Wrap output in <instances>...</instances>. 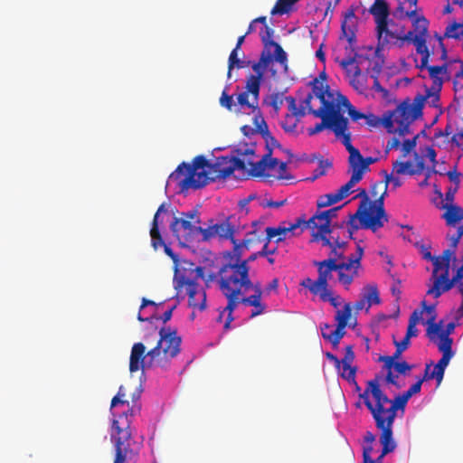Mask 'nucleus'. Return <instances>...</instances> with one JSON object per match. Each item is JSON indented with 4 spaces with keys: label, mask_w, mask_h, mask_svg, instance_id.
I'll use <instances>...</instances> for the list:
<instances>
[{
    "label": "nucleus",
    "mask_w": 463,
    "mask_h": 463,
    "mask_svg": "<svg viewBox=\"0 0 463 463\" xmlns=\"http://www.w3.org/2000/svg\"><path fill=\"white\" fill-rule=\"evenodd\" d=\"M235 171L238 172L236 178L250 177V169L246 167V163L242 159L222 156L218 157L215 163H210L205 156H197L192 164L181 163L169 175L168 180L176 183L180 192H184L189 189H201L210 182L226 179Z\"/></svg>",
    "instance_id": "1"
},
{
    "label": "nucleus",
    "mask_w": 463,
    "mask_h": 463,
    "mask_svg": "<svg viewBox=\"0 0 463 463\" xmlns=\"http://www.w3.org/2000/svg\"><path fill=\"white\" fill-rule=\"evenodd\" d=\"M126 397V387L121 385L110 403L114 417L110 433L115 448L113 463H128L138 455L142 447V442L135 440L131 430L132 420L141 411V404L138 402L140 392L132 394L131 406Z\"/></svg>",
    "instance_id": "2"
},
{
    "label": "nucleus",
    "mask_w": 463,
    "mask_h": 463,
    "mask_svg": "<svg viewBox=\"0 0 463 463\" xmlns=\"http://www.w3.org/2000/svg\"><path fill=\"white\" fill-rule=\"evenodd\" d=\"M234 247L232 252L226 254V260L219 268L216 274H211L210 279L216 280L222 295L227 298V306L220 312L218 321H222L225 312H228L224 322V329L230 328L234 320L233 311L239 305L238 297L245 295L253 288L250 277V267L245 262H240L245 249Z\"/></svg>",
    "instance_id": "3"
},
{
    "label": "nucleus",
    "mask_w": 463,
    "mask_h": 463,
    "mask_svg": "<svg viewBox=\"0 0 463 463\" xmlns=\"http://www.w3.org/2000/svg\"><path fill=\"white\" fill-rule=\"evenodd\" d=\"M181 337L177 331L170 326H163L159 330V339L156 345L146 354L143 343H135L129 357V371L131 373L144 370L152 366L166 368L171 360L181 351Z\"/></svg>",
    "instance_id": "4"
},
{
    "label": "nucleus",
    "mask_w": 463,
    "mask_h": 463,
    "mask_svg": "<svg viewBox=\"0 0 463 463\" xmlns=\"http://www.w3.org/2000/svg\"><path fill=\"white\" fill-rule=\"evenodd\" d=\"M426 97L418 94L412 102L410 99L402 101L396 109L384 118L383 125L389 133L404 137L410 133L411 124L422 116V109Z\"/></svg>",
    "instance_id": "5"
},
{
    "label": "nucleus",
    "mask_w": 463,
    "mask_h": 463,
    "mask_svg": "<svg viewBox=\"0 0 463 463\" xmlns=\"http://www.w3.org/2000/svg\"><path fill=\"white\" fill-rule=\"evenodd\" d=\"M311 115L321 118L322 121L307 129L310 136L318 134L325 128H329L335 133V137H339L347 123V118L343 116L337 104L320 106L317 110H312Z\"/></svg>",
    "instance_id": "6"
},
{
    "label": "nucleus",
    "mask_w": 463,
    "mask_h": 463,
    "mask_svg": "<svg viewBox=\"0 0 463 463\" xmlns=\"http://www.w3.org/2000/svg\"><path fill=\"white\" fill-rule=\"evenodd\" d=\"M356 215L360 218L362 229H368L375 232L383 228L389 220L384 209L383 194H381L373 203H360Z\"/></svg>",
    "instance_id": "7"
},
{
    "label": "nucleus",
    "mask_w": 463,
    "mask_h": 463,
    "mask_svg": "<svg viewBox=\"0 0 463 463\" xmlns=\"http://www.w3.org/2000/svg\"><path fill=\"white\" fill-rule=\"evenodd\" d=\"M357 31L358 18L355 15V7L351 6L344 14V19L341 22V33L339 35V40H345L347 42V45L345 49L348 56L338 61L339 65L345 70L355 62V57L352 55L356 54Z\"/></svg>",
    "instance_id": "8"
},
{
    "label": "nucleus",
    "mask_w": 463,
    "mask_h": 463,
    "mask_svg": "<svg viewBox=\"0 0 463 463\" xmlns=\"http://www.w3.org/2000/svg\"><path fill=\"white\" fill-rule=\"evenodd\" d=\"M405 15L411 19L413 26V35L409 39V43H412L416 48V52L421 55V66H425L429 62L430 56L429 46L427 45L428 25L427 19L418 12L417 5L411 6L409 5Z\"/></svg>",
    "instance_id": "9"
},
{
    "label": "nucleus",
    "mask_w": 463,
    "mask_h": 463,
    "mask_svg": "<svg viewBox=\"0 0 463 463\" xmlns=\"http://www.w3.org/2000/svg\"><path fill=\"white\" fill-rule=\"evenodd\" d=\"M230 219L231 218H227L221 222H214L213 220H211L208 227L203 228L202 241H209L214 238H219L220 240H230L233 244V248L238 246V250H249L252 243V240L244 239L241 241H237L234 238L235 228L232 225Z\"/></svg>",
    "instance_id": "10"
},
{
    "label": "nucleus",
    "mask_w": 463,
    "mask_h": 463,
    "mask_svg": "<svg viewBox=\"0 0 463 463\" xmlns=\"http://www.w3.org/2000/svg\"><path fill=\"white\" fill-rule=\"evenodd\" d=\"M375 33L377 37V45L375 53L379 55L384 48L391 45H398L402 47L404 42H408L413 35L412 32L404 33L403 31L393 30L392 26L393 22L388 20L380 24H375Z\"/></svg>",
    "instance_id": "11"
},
{
    "label": "nucleus",
    "mask_w": 463,
    "mask_h": 463,
    "mask_svg": "<svg viewBox=\"0 0 463 463\" xmlns=\"http://www.w3.org/2000/svg\"><path fill=\"white\" fill-rule=\"evenodd\" d=\"M453 287H456L459 294L463 296V264L457 269L451 279H449V265H446V268L427 290V295L438 298Z\"/></svg>",
    "instance_id": "12"
},
{
    "label": "nucleus",
    "mask_w": 463,
    "mask_h": 463,
    "mask_svg": "<svg viewBox=\"0 0 463 463\" xmlns=\"http://www.w3.org/2000/svg\"><path fill=\"white\" fill-rule=\"evenodd\" d=\"M359 397L364 401L373 420L381 418L382 405H386L390 402L388 396L382 391L377 379L368 381L365 390L359 394Z\"/></svg>",
    "instance_id": "13"
},
{
    "label": "nucleus",
    "mask_w": 463,
    "mask_h": 463,
    "mask_svg": "<svg viewBox=\"0 0 463 463\" xmlns=\"http://www.w3.org/2000/svg\"><path fill=\"white\" fill-rule=\"evenodd\" d=\"M313 264L317 268V279L313 280L310 278H307L302 280L300 285L307 288L312 294L317 295L321 289L328 288V281L333 277V271H337L338 264H335L332 260H316Z\"/></svg>",
    "instance_id": "14"
},
{
    "label": "nucleus",
    "mask_w": 463,
    "mask_h": 463,
    "mask_svg": "<svg viewBox=\"0 0 463 463\" xmlns=\"http://www.w3.org/2000/svg\"><path fill=\"white\" fill-rule=\"evenodd\" d=\"M363 256L364 248L358 243L355 253L349 256L345 261H341L338 264L336 271L338 281L345 289H348L354 279L358 277L359 269L362 267L361 260Z\"/></svg>",
    "instance_id": "15"
},
{
    "label": "nucleus",
    "mask_w": 463,
    "mask_h": 463,
    "mask_svg": "<svg viewBox=\"0 0 463 463\" xmlns=\"http://www.w3.org/2000/svg\"><path fill=\"white\" fill-rule=\"evenodd\" d=\"M301 222V232L305 229L311 230L312 241H321L322 245H330L328 234H334V229H331L329 221L321 212L316 213L308 221L302 218L297 219Z\"/></svg>",
    "instance_id": "16"
},
{
    "label": "nucleus",
    "mask_w": 463,
    "mask_h": 463,
    "mask_svg": "<svg viewBox=\"0 0 463 463\" xmlns=\"http://www.w3.org/2000/svg\"><path fill=\"white\" fill-rule=\"evenodd\" d=\"M185 288L188 296V304L194 309L203 311L206 308V293L204 289L194 279L184 276L179 277L175 281V288L179 290Z\"/></svg>",
    "instance_id": "17"
},
{
    "label": "nucleus",
    "mask_w": 463,
    "mask_h": 463,
    "mask_svg": "<svg viewBox=\"0 0 463 463\" xmlns=\"http://www.w3.org/2000/svg\"><path fill=\"white\" fill-rule=\"evenodd\" d=\"M351 312L352 307L350 303L345 304L343 309L336 311L335 317V319L337 322L336 328L331 331L330 334H327L325 332L324 328H321L323 338L328 340L334 347H336L339 345L340 340L345 334V328L351 317Z\"/></svg>",
    "instance_id": "18"
},
{
    "label": "nucleus",
    "mask_w": 463,
    "mask_h": 463,
    "mask_svg": "<svg viewBox=\"0 0 463 463\" xmlns=\"http://www.w3.org/2000/svg\"><path fill=\"white\" fill-rule=\"evenodd\" d=\"M170 230L179 241H192L198 234L202 235L203 227L184 218L174 217Z\"/></svg>",
    "instance_id": "19"
},
{
    "label": "nucleus",
    "mask_w": 463,
    "mask_h": 463,
    "mask_svg": "<svg viewBox=\"0 0 463 463\" xmlns=\"http://www.w3.org/2000/svg\"><path fill=\"white\" fill-rule=\"evenodd\" d=\"M250 82L246 81L245 90L238 94L237 96V109H240L241 112L244 109H249L253 114V118L258 115H262L259 107L260 91V88L258 87L257 91L251 90L249 86Z\"/></svg>",
    "instance_id": "20"
},
{
    "label": "nucleus",
    "mask_w": 463,
    "mask_h": 463,
    "mask_svg": "<svg viewBox=\"0 0 463 463\" xmlns=\"http://www.w3.org/2000/svg\"><path fill=\"white\" fill-rule=\"evenodd\" d=\"M375 426L381 430L380 442L383 445V450L379 456V460H383L385 455L392 452L396 448V443L392 439V426L393 422L379 418L374 420Z\"/></svg>",
    "instance_id": "21"
},
{
    "label": "nucleus",
    "mask_w": 463,
    "mask_h": 463,
    "mask_svg": "<svg viewBox=\"0 0 463 463\" xmlns=\"http://www.w3.org/2000/svg\"><path fill=\"white\" fill-rule=\"evenodd\" d=\"M250 290H253L254 292L252 295L249 297H245L244 295L238 297V301L239 304L241 303L245 306L253 307L250 316L252 318L263 314L267 308V306L261 301L263 290L260 281L255 282L253 284V288H250Z\"/></svg>",
    "instance_id": "22"
},
{
    "label": "nucleus",
    "mask_w": 463,
    "mask_h": 463,
    "mask_svg": "<svg viewBox=\"0 0 463 463\" xmlns=\"http://www.w3.org/2000/svg\"><path fill=\"white\" fill-rule=\"evenodd\" d=\"M274 30L268 24H265L260 32V37L263 47H273L275 60L284 66L285 70L288 69V56L283 48L272 40Z\"/></svg>",
    "instance_id": "23"
},
{
    "label": "nucleus",
    "mask_w": 463,
    "mask_h": 463,
    "mask_svg": "<svg viewBox=\"0 0 463 463\" xmlns=\"http://www.w3.org/2000/svg\"><path fill=\"white\" fill-rule=\"evenodd\" d=\"M415 163L411 161H395L392 163V174L396 175H415L424 170V160L415 153Z\"/></svg>",
    "instance_id": "24"
},
{
    "label": "nucleus",
    "mask_w": 463,
    "mask_h": 463,
    "mask_svg": "<svg viewBox=\"0 0 463 463\" xmlns=\"http://www.w3.org/2000/svg\"><path fill=\"white\" fill-rule=\"evenodd\" d=\"M420 71L427 70L430 79L432 80L431 90L434 91H440L445 78L448 75V63L444 62L442 65H429L421 66V62L417 66Z\"/></svg>",
    "instance_id": "25"
},
{
    "label": "nucleus",
    "mask_w": 463,
    "mask_h": 463,
    "mask_svg": "<svg viewBox=\"0 0 463 463\" xmlns=\"http://www.w3.org/2000/svg\"><path fill=\"white\" fill-rule=\"evenodd\" d=\"M326 79V73L322 72L319 78H315L310 81V85L312 86L311 93L320 100L321 106L325 104H335L329 91V86L325 82Z\"/></svg>",
    "instance_id": "26"
},
{
    "label": "nucleus",
    "mask_w": 463,
    "mask_h": 463,
    "mask_svg": "<svg viewBox=\"0 0 463 463\" xmlns=\"http://www.w3.org/2000/svg\"><path fill=\"white\" fill-rule=\"evenodd\" d=\"M410 398L405 395V393L397 395L394 400H391L387 402L390 404L389 407L385 405H382V411H380V417L385 420L390 422H394V420L397 416V411L399 409L403 410L408 402Z\"/></svg>",
    "instance_id": "27"
},
{
    "label": "nucleus",
    "mask_w": 463,
    "mask_h": 463,
    "mask_svg": "<svg viewBox=\"0 0 463 463\" xmlns=\"http://www.w3.org/2000/svg\"><path fill=\"white\" fill-rule=\"evenodd\" d=\"M416 247L419 248L422 258L426 260H430L433 264V270L431 274L430 280L432 283L435 281V279L439 276V273L443 271L446 268V262L442 260V254L439 256H432L430 252V246L425 245L423 243L417 242Z\"/></svg>",
    "instance_id": "28"
},
{
    "label": "nucleus",
    "mask_w": 463,
    "mask_h": 463,
    "mask_svg": "<svg viewBox=\"0 0 463 463\" xmlns=\"http://www.w3.org/2000/svg\"><path fill=\"white\" fill-rule=\"evenodd\" d=\"M253 124L256 128L255 131L260 133L265 139L267 152L270 151L272 153L274 147L280 146L279 141L270 134L268 125L262 115H258L255 118H253Z\"/></svg>",
    "instance_id": "29"
},
{
    "label": "nucleus",
    "mask_w": 463,
    "mask_h": 463,
    "mask_svg": "<svg viewBox=\"0 0 463 463\" xmlns=\"http://www.w3.org/2000/svg\"><path fill=\"white\" fill-rule=\"evenodd\" d=\"M166 211L165 204L162 203L156 212L152 221L150 237L151 245L155 250H157L164 244V241L159 231V216L162 213H165Z\"/></svg>",
    "instance_id": "30"
},
{
    "label": "nucleus",
    "mask_w": 463,
    "mask_h": 463,
    "mask_svg": "<svg viewBox=\"0 0 463 463\" xmlns=\"http://www.w3.org/2000/svg\"><path fill=\"white\" fill-rule=\"evenodd\" d=\"M301 227V222L296 221L295 223L290 224L288 227H267L266 235L269 241L271 239L276 238V242L279 243L286 239L287 234L293 232L297 229Z\"/></svg>",
    "instance_id": "31"
},
{
    "label": "nucleus",
    "mask_w": 463,
    "mask_h": 463,
    "mask_svg": "<svg viewBox=\"0 0 463 463\" xmlns=\"http://www.w3.org/2000/svg\"><path fill=\"white\" fill-rule=\"evenodd\" d=\"M370 14L373 16L375 24L390 20V8L385 0H378L370 6Z\"/></svg>",
    "instance_id": "32"
},
{
    "label": "nucleus",
    "mask_w": 463,
    "mask_h": 463,
    "mask_svg": "<svg viewBox=\"0 0 463 463\" xmlns=\"http://www.w3.org/2000/svg\"><path fill=\"white\" fill-rule=\"evenodd\" d=\"M329 238L330 245H326L331 249L329 258L327 260H334L335 264H339L345 259V247L346 246V242L344 241H340L338 238H335L334 234Z\"/></svg>",
    "instance_id": "33"
},
{
    "label": "nucleus",
    "mask_w": 463,
    "mask_h": 463,
    "mask_svg": "<svg viewBox=\"0 0 463 463\" xmlns=\"http://www.w3.org/2000/svg\"><path fill=\"white\" fill-rule=\"evenodd\" d=\"M463 234L460 233L458 230L455 234L453 235H447V239L449 241V248L446 249L442 252V260H445L446 265H449L450 261H455L457 260L456 258V250L458 248V245L459 243L460 239L462 238Z\"/></svg>",
    "instance_id": "34"
},
{
    "label": "nucleus",
    "mask_w": 463,
    "mask_h": 463,
    "mask_svg": "<svg viewBox=\"0 0 463 463\" xmlns=\"http://www.w3.org/2000/svg\"><path fill=\"white\" fill-rule=\"evenodd\" d=\"M446 211L442 214V218L446 221L448 226H456V224L463 220V208L460 206L450 204L445 207Z\"/></svg>",
    "instance_id": "35"
},
{
    "label": "nucleus",
    "mask_w": 463,
    "mask_h": 463,
    "mask_svg": "<svg viewBox=\"0 0 463 463\" xmlns=\"http://www.w3.org/2000/svg\"><path fill=\"white\" fill-rule=\"evenodd\" d=\"M342 138V143L345 146L346 150L349 152L348 165H350L352 162L354 160H358L361 158L360 151L355 148L351 143V134L348 131V122L345 124V130L343 133L339 134V137Z\"/></svg>",
    "instance_id": "36"
},
{
    "label": "nucleus",
    "mask_w": 463,
    "mask_h": 463,
    "mask_svg": "<svg viewBox=\"0 0 463 463\" xmlns=\"http://www.w3.org/2000/svg\"><path fill=\"white\" fill-rule=\"evenodd\" d=\"M436 44L431 46V50L429 49L430 56V61H446L448 59L447 49L443 43V37L435 33Z\"/></svg>",
    "instance_id": "37"
},
{
    "label": "nucleus",
    "mask_w": 463,
    "mask_h": 463,
    "mask_svg": "<svg viewBox=\"0 0 463 463\" xmlns=\"http://www.w3.org/2000/svg\"><path fill=\"white\" fill-rule=\"evenodd\" d=\"M251 68L255 74H250L247 77L246 81L250 82L249 86L251 90L257 91L258 87L260 88L261 81L267 68H265L260 61H255L251 64Z\"/></svg>",
    "instance_id": "38"
},
{
    "label": "nucleus",
    "mask_w": 463,
    "mask_h": 463,
    "mask_svg": "<svg viewBox=\"0 0 463 463\" xmlns=\"http://www.w3.org/2000/svg\"><path fill=\"white\" fill-rule=\"evenodd\" d=\"M271 156V152H267L260 161L253 162L250 159L247 160V164L250 165V174L252 177H260L263 176L265 171L267 170V161L268 158Z\"/></svg>",
    "instance_id": "39"
},
{
    "label": "nucleus",
    "mask_w": 463,
    "mask_h": 463,
    "mask_svg": "<svg viewBox=\"0 0 463 463\" xmlns=\"http://www.w3.org/2000/svg\"><path fill=\"white\" fill-rule=\"evenodd\" d=\"M361 295L367 303L366 311L369 310L372 305H378L381 302L379 291L375 285L365 286Z\"/></svg>",
    "instance_id": "40"
},
{
    "label": "nucleus",
    "mask_w": 463,
    "mask_h": 463,
    "mask_svg": "<svg viewBox=\"0 0 463 463\" xmlns=\"http://www.w3.org/2000/svg\"><path fill=\"white\" fill-rule=\"evenodd\" d=\"M377 161V158L367 156L363 157L361 155V158L358 160H354V162H352L349 165V170H353L354 173L360 172L361 177L363 178L364 174L367 171H369V165L375 163Z\"/></svg>",
    "instance_id": "41"
},
{
    "label": "nucleus",
    "mask_w": 463,
    "mask_h": 463,
    "mask_svg": "<svg viewBox=\"0 0 463 463\" xmlns=\"http://www.w3.org/2000/svg\"><path fill=\"white\" fill-rule=\"evenodd\" d=\"M425 311L430 315V317L428 320V328H427V335L430 337V340H434L435 334H438L440 331V323L437 324L435 323L436 315H435V306L430 305L428 307H425Z\"/></svg>",
    "instance_id": "42"
},
{
    "label": "nucleus",
    "mask_w": 463,
    "mask_h": 463,
    "mask_svg": "<svg viewBox=\"0 0 463 463\" xmlns=\"http://www.w3.org/2000/svg\"><path fill=\"white\" fill-rule=\"evenodd\" d=\"M350 171L352 173L350 180L336 190L342 199L347 197L350 194L352 188L363 179L360 172L354 173L353 170Z\"/></svg>",
    "instance_id": "43"
},
{
    "label": "nucleus",
    "mask_w": 463,
    "mask_h": 463,
    "mask_svg": "<svg viewBox=\"0 0 463 463\" xmlns=\"http://www.w3.org/2000/svg\"><path fill=\"white\" fill-rule=\"evenodd\" d=\"M320 299L324 302H329L334 307H337L341 305V297L339 295H335L331 289L326 288L325 289H321V291L317 292Z\"/></svg>",
    "instance_id": "44"
},
{
    "label": "nucleus",
    "mask_w": 463,
    "mask_h": 463,
    "mask_svg": "<svg viewBox=\"0 0 463 463\" xmlns=\"http://www.w3.org/2000/svg\"><path fill=\"white\" fill-rule=\"evenodd\" d=\"M343 200L339 194L335 191V193L326 194L318 197L317 201V208H325L335 204Z\"/></svg>",
    "instance_id": "45"
},
{
    "label": "nucleus",
    "mask_w": 463,
    "mask_h": 463,
    "mask_svg": "<svg viewBox=\"0 0 463 463\" xmlns=\"http://www.w3.org/2000/svg\"><path fill=\"white\" fill-rule=\"evenodd\" d=\"M439 335L438 348L439 351L442 353L444 355L453 356L454 353L452 351V338L448 335Z\"/></svg>",
    "instance_id": "46"
},
{
    "label": "nucleus",
    "mask_w": 463,
    "mask_h": 463,
    "mask_svg": "<svg viewBox=\"0 0 463 463\" xmlns=\"http://www.w3.org/2000/svg\"><path fill=\"white\" fill-rule=\"evenodd\" d=\"M220 104L222 107L227 109L230 111H233L235 113H240V109H237L236 102L233 100V96L229 95L224 90L220 98Z\"/></svg>",
    "instance_id": "47"
},
{
    "label": "nucleus",
    "mask_w": 463,
    "mask_h": 463,
    "mask_svg": "<svg viewBox=\"0 0 463 463\" xmlns=\"http://www.w3.org/2000/svg\"><path fill=\"white\" fill-rule=\"evenodd\" d=\"M286 101L288 102V110L290 111L289 115H292L293 117L297 118H300L306 115V112L304 111V108H300L297 106L295 98L288 96L285 98Z\"/></svg>",
    "instance_id": "48"
},
{
    "label": "nucleus",
    "mask_w": 463,
    "mask_h": 463,
    "mask_svg": "<svg viewBox=\"0 0 463 463\" xmlns=\"http://www.w3.org/2000/svg\"><path fill=\"white\" fill-rule=\"evenodd\" d=\"M452 12L463 14V0H447L443 14H451Z\"/></svg>",
    "instance_id": "49"
},
{
    "label": "nucleus",
    "mask_w": 463,
    "mask_h": 463,
    "mask_svg": "<svg viewBox=\"0 0 463 463\" xmlns=\"http://www.w3.org/2000/svg\"><path fill=\"white\" fill-rule=\"evenodd\" d=\"M264 103L273 108L276 113H279L283 104V99L280 93H272L264 100Z\"/></svg>",
    "instance_id": "50"
},
{
    "label": "nucleus",
    "mask_w": 463,
    "mask_h": 463,
    "mask_svg": "<svg viewBox=\"0 0 463 463\" xmlns=\"http://www.w3.org/2000/svg\"><path fill=\"white\" fill-rule=\"evenodd\" d=\"M298 122V118H295L292 115H287L281 123L282 128L287 133H293L296 131V128Z\"/></svg>",
    "instance_id": "51"
},
{
    "label": "nucleus",
    "mask_w": 463,
    "mask_h": 463,
    "mask_svg": "<svg viewBox=\"0 0 463 463\" xmlns=\"http://www.w3.org/2000/svg\"><path fill=\"white\" fill-rule=\"evenodd\" d=\"M271 48L272 47H263L260 60L258 61L265 68H268L275 58V54L272 53Z\"/></svg>",
    "instance_id": "52"
},
{
    "label": "nucleus",
    "mask_w": 463,
    "mask_h": 463,
    "mask_svg": "<svg viewBox=\"0 0 463 463\" xmlns=\"http://www.w3.org/2000/svg\"><path fill=\"white\" fill-rule=\"evenodd\" d=\"M346 225L349 237L352 238L354 232L362 228L360 226V218L356 215V213L349 216Z\"/></svg>",
    "instance_id": "53"
},
{
    "label": "nucleus",
    "mask_w": 463,
    "mask_h": 463,
    "mask_svg": "<svg viewBox=\"0 0 463 463\" xmlns=\"http://www.w3.org/2000/svg\"><path fill=\"white\" fill-rule=\"evenodd\" d=\"M383 63L384 60L382 52H380L379 55L375 53V59L370 62L372 66L370 74H377V76H379L383 66Z\"/></svg>",
    "instance_id": "54"
},
{
    "label": "nucleus",
    "mask_w": 463,
    "mask_h": 463,
    "mask_svg": "<svg viewBox=\"0 0 463 463\" xmlns=\"http://www.w3.org/2000/svg\"><path fill=\"white\" fill-rule=\"evenodd\" d=\"M354 360V353L353 351L352 345H346L345 348V356L342 360H340L341 364L343 368H348L349 365L352 364V363Z\"/></svg>",
    "instance_id": "55"
},
{
    "label": "nucleus",
    "mask_w": 463,
    "mask_h": 463,
    "mask_svg": "<svg viewBox=\"0 0 463 463\" xmlns=\"http://www.w3.org/2000/svg\"><path fill=\"white\" fill-rule=\"evenodd\" d=\"M343 99H344V105L347 106L348 108V114L350 116V118L354 120V121H357L361 118H366V115L354 109V107H353L351 105V103L349 102V100L345 98V97H343Z\"/></svg>",
    "instance_id": "56"
},
{
    "label": "nucleus",
    "mask_w": 463,
    "mask_h": 463,
    "mask_svg": "<svg viewBox=\"0 0 463 463\" xmlns=\"http://www.w3.org/2000/svg\"><path fill=\"white\" fill-rule=\"evenodd\" d=\"M419 134L413 137L411 139H405L402 143V156H406L408 154H410L416 146L417 139L419 137Z\"/></svg>",
    "instance_id": "57"
},
{
    "label": "nucleus",
    "mask_w": 463,
    "mask_h": 463,
    "mask_svg": "<svg viewBox=\"0 0 463 463\" xmlns=\"http://www.w3.org/2000/svg\"><path fill=\"white\" fill-rule=\"evenodd\" d=\"M286 203V200L272 201L266 198H259V206L262 208H279Z\"/></svg>",
    "instance_id": "58"
},
{
    "label": "nucleus",
    "mask_w": 463,
    "mask_h": 463,
    "mask_svg": "<svg viewBox=\"0 0 463 463\" xmlns=\"http://www.w3.org/2000/svg\"><path fill=\"white\" fill-rule=\"evenodd\" d=\"M356 367L349 365L348 368H343L341 376L351 383L356 384L355 381Z\"/></svg>",
    "instance_id": "59"
},
{
    "label": "nucleus",
    "mask_w": 463,
    "mask_h": 463,
    "mask_svg": "<svg viewBox=\"0 0 463 463\" xmlns=\"http://www.w3.org/2000/svg\"><path fill=\"white\" fill-rule=\"evenodd\" d=\"M331 163L328 161H325L320 159L317 168L314 171V176L311 178L312 181L316 180L319 176H322L326 174V170L331 167Z\"/></svg>",
    "instance_id": "60"
},
{
    "label": "nucleus",
    "mask_w": 463,
    "mask_h": 463,
    "mask_svg": "<svg viewBox=\"0 0 463 463\" xmlns=\"http://www.w3.org/2000/svg\"><path fill=\"white\" fill-rule=\"evenodd\" d=\"M180 218H184L186 220H189L192 222H194V224H199L201 222V220L199 217V213L196 209H193L191 211L182 213Z\"/></svg>",
    "instance_id": "61"
},
{
    "label": "nucleus",
    "mask_w": 463,
    "mask_h": 463,
    "mask_svg": "<svg viewBox=\"0 0 463 463\" xmlns=\"http://www.w3.org/2000/svg\"><path fill=\"white\" fill-rule=\"evenodd\" d=\"M412 369V365L409 364L407 362H396L393 372L399 374H407Z\"/></svg>",
    "instance_id": "62"
},
{
    "label": "nucleus",
    "mask_w": 463,
    "mask_h": 463,
    "mask_svg": "<svg viewBox=\"0 0 463 463\" xmlns=\"http://www.w3.org/2000/svg\"><path fill=\"white\" fill-rule=\"evenodd\" d=\"M446 175L449 181L453 184L452 186L459 187L462 174L457 171L456 166L453 170L449 171Z\"/></svg>",
    "instance_id": "63"
},
{
    "label": "nucleus",
    "mask_w": 463,
    "mask_h": 463,
    "mask_svg": "<svg viewBox=\"0 0 463 463\" xmlns=\"http://www.w3.org/2000/svg\"><path fill=\"white\" fill-rule=\"evenodd\" d=\"M238 51L237 49H233L229 56L228 60V77H231L232 70L234 68V64H238V61L240 60L238 57Z\"/></svg>",
    "instance_id": "64"
}]
</instances>
